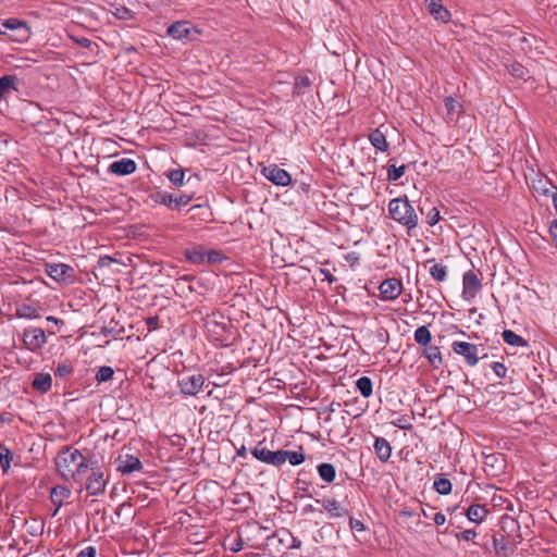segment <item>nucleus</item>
<instances>
[{
    "label": "nucleus",
    "instance_id": "1",
    "mask_svg": "<svg viewBox=\"0 0 557 557\" xmlns=\"http://www.w3.org/2000/svg\"><path fill=\"white\" fill-rule=\"evenodd\" d=\"M55 467L64 480H74L82 482L87 472L85 456L72 446H64L60 449L55 458Z\"/></svg>",
    "mask_w": 557,
    "mask_h": 557
},
{
    "label": "nucleus",
    "instance_id": "2",
    "mask_svg": "<svg viewBox=\"0 0 557 557\" xmlns=\"http://www.w3.org/2000/svg\"><path fill=\"white\" fill-rule=\"evenodd\" d=\"M391 218L407 228L410 235L411 230L416 228L419 216L407 198H394L388 203Z\"/></svg>",
    "mask_w": 557,
    "mask_h": 557
},
{
    "label": "nucleus",
    "instance_id": "3",
    "mask_svg": "<svg viewBox=\"0 0 557 557\" xmlns=\"http://www.w3.org/2000/svg\"><path fill=\"white\" fill-rule=\"evenodd\" d=\"M523 542V537H516L504 533L493 535V547L497 557H511L518 546Z\"/></svg>",
    "mask_w": 557,
    "mask_h": 557
},
{
    "label": "nucleus",
    "instance_id": "4",
    "mask_svg": "<svg viewBox=\"0 0 557 557\" xmlns=\"http://www.w3.org/2000/svg\"><path fill=\"white\" fill-rule=\"evenodd\" d=\"M451 349L455 354L462 356L465 362L469 367H474L480 360V351H484V348H479L478 345L468 342L455 341L451 344Z\"/></svg>",
    "mask_w": 557,
    "mask_h": 557
},
{
    "label": "nucleus",
    "instance_id": "5",
    "mask_svg": "<svg viewBox=\"0 0 557 557\" xmlns=\"http://www.w3.org/2000/svg\"><path fill=\"white\" fill-rule=\"evenodd\" d=\"M109 482V474H106L103 470H97L90 472L85 481V490L90 496H99L106 492L107 484Z\"/></svg>",
    "mask_w": 557,
    "mask_h": 557
},
{
    "label": "nucleus",
    "instance_id": "6",
    "mask_svg": "<svg viewBox=\"0 0 557 557\" xmlns=\"http://www.w3.org/2000/svg\"><path fill=\"white\" fill-rule=\"evenodd\" d=\"M22 341L29 351L35 352L46 345L47 336L41 327H27L23 332Z\"/></svg>",
    "mask_w": 557,
    "mask_h": 557
},
{
    "label": "nucleus",
    "instance_id": "7",
    "mask_svg": "<svg viewBox=\"0 0 557 557\" xmlns=\"http://www.w3.org/2000/svg\"><path fill=\"white\" fill-rule=\"evenodd\" d=\"M168 35L173 39H195L200 32L188 21H177L168 28Z\"/></svg>",
    "mask_w": 557,
    "mask_h": 557
},
{
    "label": "nucleus",
    "instance_id": "8",
    "mask_svg": "<svg viewBox=\"0 0 557 557\" xmlns=\"http://www.w3.org/2000/svg\"><path fill=\"white\" fill-rule=\"evenodd\" d=\"M263 442H259L251 450V455L259 461L271 465L274 467H281V458H283L282 449L272 451L267 447L262 446Z\"/></svg>",
    "mask_w": 557,
    "mask_h": 557
},
{
    "label": "nucleus",
    "instance_id": "9",
    "mask_svg": "<svg viewBox=\"0 0 557 557\" xmlns=\"http://www.w3.org/2000/svg\"><path fill=\"white\" fill-rule=\"evenodd\" d=\"M205 384L202 374L186 375L178 380L181 392L186 396L197 395Z\"/></svg>",
    "mask_w": 557,
    "mask_h": 557
},
{
    "label": "nucleus",
    "instance_id": "10",
    "mask_svg": "<svg viewBox=\"0 0 557 557\" xmlns=\"http://www.w3.org/2000/svg\"><path fill=\"white\" fill-rule=\"evenodd\" d=\"M379 292L382 300H395L403 292V282L396 277L387 278L380 284Z\"/></svg>",
    "mask_w": 557,
    "mask_h": 557
},
{
    "label": "nucleus",
    "instance_id": "11",
    "mask_svg": "<svg viewBox=\"0 0 557 557\" xmlns=\"http://www.w3.org/2000/svg\"><path fill=\"white\" fill-rule=\"evenodd\" d=\"M262 174L273 184L278 186H288L292 184V175L276 164H271L262 169Z\"/></svg>",
    "mask_w": 557,
    "mask_h": 557
},
{
    "label": "nucleus",
    "instance_id": "12",
    "mask_svg": "<svg viewBox=\"0 0 557 557\" xmlns=\"http://www.w3.org/2000/svg\"><path fill=\"white\" fill-rule=\"evenodd\" d=\"M462 285V297L468 301L472 300L482 288L481 280L473 271L463 274Z\"/></svg>",
    "mask_w": 557,
    "mask_h": 557
},
{
    "label": "nucleus",
    "instance_id": "13",
    "mask_svg": "<svg viewBox=\"0 0 557 557\" xmlns=\"http://www.w3.org/2000/svg\"><path fill=\"white\" fill-rule=\"evenodd\" d=\"M116 470L122 474H131L143 469V463L140 459L131 454L119 456L116 459Z\"/></svg>",
    "mask_w": 557,
    "mask_h": 557
},
{
    "label": "nucleus",
    "instance_id": "14",
    "mask_svg": "<svg viewBox=\"0 0 557 557\" xmlns=\"http://www.w3.org/2000/svg\"><path fill=\"white\" fill-rule=\"evenodd\" d=\"M46 273L57 282H66L72 277L73 268L64 263H47Z\"/></svg>",
    "mask_w": 557,
    "mask_h": 557
},
{
    "label": "nucleus",
    "instance_id": "15",
    "mask_svg": "<svg viewBox=\"0 0 557 557\" xmlns=\"http://www.w3.org/2000/svg\"><path fill=\"white\" fill-rule=\"evenodd\" d=\"M318 504H321L323 509L329 513L331 518H342V517H348L349 510L341 504L331 497H324L322 499L315 500Z\"/></svg>",
    "mask_w": 557,
    "mask_h": 557
},
{
    "label": "nucleus",
    "instance_id": "16",
    "mask_svg": "<svg viewBox=\"0 0 557 557\" xmlns=\"http://www.w3.org/2000/svg\"><path fill=\"white\" fill-rule=\"evenodd\" d=\"M191 201V196L182 194L173 196L169 193L159 194V202L166 206L171 210L180 209L181 207L187 206Z\"/></svg>",
    "mask_w": 557,
    "mask_h": 557
},
{
    "label": "nucleus",
    "instance_id": "17",
    "mask_svg": "<svg viewBox=\"0 0 557 557\" xmlns=\"http://www.w3.org/2000/svg\"><path fill=\"white\" fill-rule=\"evenodd\" d=\"M430 14L443 23L450 20V12L442 4V0H424Z\"/></svg>",
    "mask_w": 557,
    "mask_h": 557
},
{
    "label": "nucleus",
    "instance_id": "18",
    "mask_svg": "<svg viewBox=\"0 0 557 557\" xmlns=\"http://www.w3.org/2000/svg\"><path fill=\"white\" fill-rule=\"evenodd\" d=\"M497 533H504L516 537H523L518 520L508 515H505L500 518L499 531H497Z\"/></svg>",
    "mask_w": 557,
    "mask_h": 557
},
{
    "label": "nucleus",
    "instance_id": "19",
    "mask_svg": "<svg viewBox=\"0 0 557 557\" xmlns=\"http://www.w3.org/2000/svg\"><path fill=\"white\" fill-rule=\"evenodd\" d=\"M136 162L128 158L114 161L109 166V172L115 175H129L136 171Z\"/></svg>",
    "mask_w": 557,
    "mask_h": 557
},
{
    "label": "nucleus",
    "instance_id": "20",
    "mask_svg": "<svg viewBox=\"0 0 557 557\" xmlns=\"http://www.w3.org/2000/svg\"><path fill=\"white\" fill-rule=\"evenodd\" d=\"M72 492L65 485H57L51 490L50 499L53 505L57 506L53 516H55L59 509L63 506L66 499L70 498Z\"/></svg>",
    "mask_w": 557,
    "mask_h": 557
},
{
    "label": "nucleus",
    "instance_id": "21",
    "mask_svg": "<svg viewBox=\"0 0 557 557\" xmlns=\"http://www.w3.org/2000/svg\"><path fill=\"white\" fill-rule=\"evenodd\" d=\"M52 386V377L49 373L40 372L35 374V377L32 382V387L41 394H46L51 389Z\"/></svg>",
    "mask_w": 557,
    "mask_h": 557
},
{
    "label": "nucleus",
    "instance_id": "22",
    "mask_svg": "<svg viewBox=\"0 0 557 557\" xmlns=\"http://www.w3.org/2000/svg\"><path fill=\"white\" fill-rule=\"evenodd\" d=\"M18 78L15 75L0 77V99L5 98L12 91H17Z\"/></svg>",
    "mask_w": 557,
    "mask_h": 557
},
{
    "label": "nucleus",
    "instance_id": "23",
    "mask_svg": "<svg viewBox=\"0 0 557 557\" xmlns=\"http://www.w3.org/2000/svg\"><path fill=\"white\" fill-rule=\"evenodd\" d=\"M488 512L484 505L473 504L468 508L466 516L471 522L481 523L485 520Z\"/></svg>",
    "mask_w": 557,
    "mask_h": 557
},
{
    "label": "nucleus",
    "instance_id": "24",
    "mask_svg": "<svg viewBox=\"0 0 557 557\" xmlns=\"http://www.w3.org/2000/svg\"><path fill=\"white\" fill-rule=\"evenodd\" d=\"M374 451L382 462H386L391 458L392 447L384 437H376L374 442Z\"/></svg>",
    "mask_w": 557,
    "mask_h": 557
},
{
    "label": "nucleus",
    "instance_id": "25",
    "mask_svg": "<svg viewBox=\"0 0 557 557\" xmlns=\"http://www.w3.org/2000/svg\"><path fill=\"white\" fill-rule=\"evenodd\" d=\"M423 356L429 360L434 369H438L443 362L442 354L438 346H424Z\"/></svg>",
    "mask_w": 557,
    "mask_h": 557
},
{
    "label": "nucleus",
    "instance_id": "26",
    "mask_svg": "<svg viewBox=\"0 0 557 557\" xmlns=\"http://www.w3.org/2000/svg\"><path fill=\"white\" fill-rule=\"evenodd\" d=\"M282 455H283V458H281V466L284 465L286 461H288L292 466H299L306 459L304 449L301 446L299 447V450H297V451L282 449Z\"/></svg>",
    "mask_w": 557,
    "mask_h": 557
},
{
    "label": "nucleus",
    "instance_id": "27",
    "mask_svg": "<svg viewBox=\"0 0 557 557\" xmlns=\"http://www.w3.org/2000/svg\"><path fill=\"white\" fill-rule=\"evenodd\" d=\"M369 140L375 149L382 152L388 149V143L385 134L380 128H375L369 134Z\"/></svg>",
    "mask_w": 557,
    "mask_h": 557
},
{
    "label": "nucleus",
    "instance_id": "28",
    "mask_svg": "<svg viewBox=\"0 0 557 557\" xmlns=\"http://www.w3.org/2000/svg\"><path fill=\"white\" fill-rule=\"evenodd\" d=\"M185 257L194 264H201L206 260V250L202 246H193L185 250Z\"/></svg>",
    "mask_w": 557,
    "mask_h": 557
},
{
    "label": "nucleus",
    "instance_id": "29",
    "mask_svg": "<svg viewBox=\"0 0 557 557\" xmlns=\"http://www.w3.org/2000/svg\"><path fill=\"white\" fill-rule=\"evenodd\" d=\"M15 315L20 319L28 320L40 318L38 309L35 306L28 304H22L18 306L16 308Z\"/></svg>",
    "mask_w": 557,
    "mask_h": 557
},
{
    "label": "nucleus",
    "instance_id": "30",
    "mask_svg": "<svg viewBox=\"0 0 557 557\" xmlns=\"http://www.w3.org/2000/svg\"><path fill=\"white\" fill-rule=\"evenodd\" d=\"M318 473L322 481L332 483L336 476V469L332 463L323 462L318 466Z\"/></svg>",
    "mask_w": 557,
    "mask_h": 557
},
{
    "label": "nucleus",
    "instance_id": "31",
    "mask_svg": "<svg viewBox=\"0 0 557 557\" xmlns=\"http://www.w3.org/2000/svg\"><path fill=\"white\" fill-rule=\"evenodd\" d=\"M503 339L507 345L515 346V347H528V342L521 337L520 335L516 334L511 330H505L503 332Z\"/></svg>",
    "mask_w": 557,
    "mask_h": 557
},
{
    "label": "nucleus",
    "instance_id": "32",
    "mask_svg": "<svg viewBox=\"0 0 557 557\" xmlns=\"http://www.w3.org/2000/svg\"><path fill=\"white\" fill-rule=\"evenodd\" d=\"M357 389L364 398H369L373 392V383L370 377L361 376L356 382Z\"/></svg>",
    "mask_w": 557,
    "mask_h": 557
},
{
    "label": "nucleus",
    "instance_id": "33",
    "mask_svg": "<svg viewBox=\"0 0 557 557\" xmlns=\"http://www.w3.org/2000/svg\"><path fill=\"white\" fill-rule=\"evenodd\" d=\"M12 460V451L4 445H0V466L4 474L9 472Z\"/></svg>",
    "mask_w": 557,
    "mask_h": 557
},
{
    "label": "nucleus",
    "instance_id": "34",
    "mask_svg": "<svg viewBox=\"0 0 557 557\" xmlns=\"http://www.w3.org/2000/svg\"><path fill=\"white\" fill-rule=\"evenodd\" d=\"M413 337H414V341L421 346H428L432 338L431 332L428 329V326H425V325L419 326L414 331Z\"/></svg>",
    "mask_w": 557,
    "mask_h": 557
},
{
    "label": "nucleus",
    "instance_id": "35",
    "mask_svg": "<svg viewBox=\"0 0 557 557\" xmlns=\"http://www.w3.org/2000/svg\"><path fill=\"white\" fill-rule=\"evenodd\" d=\"M430 275L438 283L444 282L447 278V267L442 263H434L430 268Z\"/></svg>",
    "mask_w": 557,
    "mask_h": 557
},
{
    "label": "nucleus",
    "instance_id": "36",
    "mask_svg": "<svg viewBox=\"0 0 557 557\" xmlns=\"http://www.w3.org/2000/svg\"><path fill=\"white\" fill-rule=\"evenodd\" d=\"M433 486L434 490L441 495L450 494L453 488L451 482L443 476L435 479Z\"/></svg>",
    "mask_w": 557,
    "mask_h": 557
},
{
    "label": "nucleus",
    "instance_id": "37",
    "mask_svg": "<svg viewBox=\"0 0 557 557\" xmlns=\"http://www.w3.org/2000/svg\"><path fill=\"white\" fill-rule=\"evenodd\" d=\"M407 165L403 164L400 166H396L395 164H389L387 168V180L391 182L398 181L405 173Z\"/></svg>",
    "mask_w": 557,
    "mask_h": 557
},
{
    "label": "nucleus",
    "instance_id": "38",
    "mask_svg": "<svg viewBox=\"0 0 557 557\" xmlns=\"http://www.w3.org/2000/svg\"><path fill=\"white\" fill-rule=\"evenodd\" d=\"M444 103L447 110V115L449 116L450 120L455 114L459 113L460 109L462 108V106L453 97H446L444 99Z\"/></svg>",
    "mask_w": 557,
    "mask_h": 557
},
{
    "label": "nucleus",
    "instance_id": "39",
    "mask_svg": "<svg viewBox=\"0 0 557 557\" xmlns=\"http://www.w3.org/2000/svg\"><path fill=\"white\" fill-rule=\"evenodd\" d=\"M311 86V82L308 76H300L295 79L294 94L302 95Z\"/></svg>",
    "mask_w": 557,
    "mask_h": 557
},
{
    "label": "nucleus",
    "instance_id": "40",
    "mask_svg": "<svg viewBox=\"0 0 557 557\" xmlns=\"http://www.w3.org/2000/svg\"><path fill=\"white\" fill-rule=\"evenodd\" d=\"M170 182L175 186H182L184 184L185 171L182 169L171 170L166 173Z\"/></svg>",
    "mask_w": 557,
    "mask_h": 557
},
{
    "label": "nucleus",
    "instance_id": "41",
    "mask_svg": "<svg viewBox=\"0 0 557 557\" xmlns=\"http://www.w3.org/2000/svg\"><path fill=\"white\" fill-rule=\"evenodd\" d=\"M114 370L109 366L100 367L96 373V381L98 383L107 382L112 379Z\"/></svg>",
    "mask_w": 557,
    "mask_h": 557
},
{
    "label": "nucleus",
    "instance_id": "42",
    "mask_svg": "<svg viewBox=\"0 0 557 557\" xmlns=\"http://www.w3.org/2000/svg\"><path fill=\"white\" fill-rule=\"evenodd\" d=\"M73 373L72 366L67 363H59L54 369V375L60 379H66Z\"/></svg>",
    "mask_w": 557,
    "mask_h": 557
},
{
    "label": "nucleus",
    "instance_id": "43",
    "mask_svg": "<svg viewBox=\"0 0 557 557\" xmlns=\"http://www.w3.org/2000/svg\"><path fill=\"white\" fill-rule=\"evenodd\" d=\"M113 14L116 18L123 20V21H128V20L134 18V13L126 7H116Z\"/></svg>",
    "mask_w": 557,
    "mask_h": 557
},
{
    "label": "nucleus",
    "instance_id": "44",
    "mask_svg": "<svg viewBox=\"0 0 557 557\" xmlns=\"http://www.w3.org/2000/svg\"><path fill=\"white\" fill-rule=\"evenodd\" d=\"M7 29L16 30L20 28H26V22L18 18H8L2 24Z\"/></svg>",
    "mask_w": 557,
    "mask_h": 557
},
{
    "label": "nucleus",
    "instance_id": "45",
    "mask_svg": "<svg viewBox=\"0 0 557 557\" xmlns=\"http://www.w3.org/2000/svg\"><path fill=\"white\" fill-rule=\"evenodd\" d=\"M440 211L437 208L433 207L428 213H426V223L430 226L435 225L440 221Z\"/></svg>",
    "mask_w": 557,
    "mask_h": 557
},
{
    "label": "nucleus",
    "instance_id": "46",
    "mask_svg": "<svg viewBox=\"0 0 557 557\" xmlns=\"http://www.w3.org/2000/svg\"><path fill=\"white\" fill-rule=\"evenodd\" d=\"M280 533L292 540V544L288 546V548L298 549L301 547V541L298 537L293 536V534L288 530L282 529Z\"/></svg>",
    "mask_w": 557,
    "mask_h": 557
},
{
    "label": "nucleus",
    "instance_id": "47",
    "mask_svg": "<svg viewBox=\"0 0 557 557\" xmlns=\"http://www.w3.org/2000/svg\"><path fill=\"white\" fill-rule=\"evenodd\" d=\"M349 528L355 532H362L367 529L363 522L352 517H349Z\"/></svg>",
    "mask_w": 557,
    "mask_h": 557
},
{
    "label": "nucleus",
    "instance_id": "48",
    "mask_svg": "<svg viewBox=\"0 0 557 557\" xmlns=\"http://www.w3.org/2000/svg\"><path fill=\"white\" fill-rule=\"evenodd\" d=\"M492 368H493V371L496 374V376H498L500 379L506 376L507 368H506V366L504 363H502V362H494Z\"/></svg>",
    "mask_w": 557,
    "mask_h": 557
},
{
    "label": "nucleus",
    "instance_id": "49",
    "mask_svg": "<svg viewBox=\"0 0 557 557\" xmlns=\"http://www.w3.org/2000/svg\"><path fill=\"white\" fill-rule=\"evenodd\" d=\"M206 259L209 263L220 262L222 260V255L221 252L211 249L209 251H206Z\"/></svg>",
    "mask_w": 557,
    "mask_h": 557
},
{
    "label": "nucleus",
    "instance_id": "50",
    "mask_svg": "<svg viewBox=\"0 0 557 557\" xmlns=\"http://www.w3.org/2000/svg\"><path fill=\"white\" fill-rule=\"evenodd\" d=\"M85 465L87 466V470L90 472H95L97 470H102V468L99 466V461L90 456L89 458L85 457Z\"/></svg>",
    "mask_w": 557,
    "mask_h": 557
},
{
    "label": "nucleus",
    "instance_id": "51",
    "mask_svg": "<svg viewBox=\"0 0 557 557\" xmlns=\"http://www.w3.org/2000/svg\"><path fill=\"white\" fill-rule=\"evenodd\" d=\"M476 536V532L474 530H465L458 534H456V537L458 540L462 541H473Z\"/></svg>",
    "mask_w": 557,
    "mask_h": 557
},
{
    "label": "nucleus",
    "instance_id": "52",
    "mask_svg": "<svg viewBox=\"0 0 557 557\" xmlns=\"http://www.w3.org/2000/svg\"><path fill=\"white\" fill-rule=\"evenodd\" d=\"M77 557H96V548L94 546H88L84 549H82Z\"/></svg>",
    "mask_w": 557,
    "mask_h": 557
},
{
    "label": "nucleus",
    "instance_id": "53",
    "mask_svg": "<svg viewBox=\"0 0 557 557\" xmlns=\"http://www.w3.org/2000/svg\"><path fill=\"white\" fill-rule=\"evenodd\" d=\"M549 235L552 237L555 247L557 248V220H554L549 225Z\"/></svg>",
    "mask_w": 557,
    "mask_h": 557
},
{
    "label": "nucleus",
    "instance_id": "54",
    "mask_svg": "<svg viewBox=\"0 0 557 557\" xmlns=\"http://www.w3.org/2000/svg\"><path fill=\"white\" fill-rule=\"evenodd\" d=\"M244 547V541L240 536H238L233 543H232V546L230 547V550L233 552V553H238L239 550H242Z\"/></svg>",
    "mask_w": 557,
    "mask_h": 557
},
{
    "label": "nucleus",
    "instance_id": "55",
    "mask_svg": "<svg viewBox=\"0 0 557 557\" xmlns=\"http://www.w3.org/2000/svg\"><path fill=\"white\" fill-rule=\"evenodd\" d=\"M511 74L519 78H522L524 75V69L521 64H512L511 65Z\"/></svg>",
    "mask_w": 557,
    "mask_h": 557
},
{
    "label": "nucleus",
    "instance_id": "56",
    "mask_svg": "<svg viewBox=\"0 0 557 557\" xmlns=\"http://www.w3.org/2000/svg\"><path fill=\"white\" fill-rule=\"evenodd\" d=\"M159 319L158 317H150L146 320V324L149 331L156 330L158 327Z\"/></svg>",
    "mask_w": 557,
    "mask_h": 557
},
{
    "label": "nucleus",
    "instance_id": "57",
    "mask_svg": "<svg viewBox=\"0 0 557 557\" xmlns=\"http://www.w3.org/2000/svg\"><path fill=\"white\" fill-rule=\"evenodd\" d=\"M115 260L109 256L101 257L98 261L99 267H110Z\"/></svg>",
    "mask_w": 557,
    "mask_h": 557
},
{
    "label": "nucleus",
    "instance_id": "58",
    "mask_svg": "<svg viewBox=\"0 0 557 557\" xmlns=\"http://www.w3.org/2000/svg\"><path fill=\"white\" fill-rule=\"evenodd\" d=\"M433 520L435 522L436 525H443L446 521V517L444 513L442 512H436L433 517Z\"/></svg>",
    "mask_w": 557,
    "mask_h": 557
},
{
    "label": "nucleus",
    "instance_id": "59",
    "mask_svg": "<svg viewBox=\"0 0 557 557\" xmlns=\"http://www.w3.org/2000/svg\"><path fill=\"white\" fill-rule=\"evenodd\" d=\"M75 41L84 48H89L91 46V40L86 37L75 38Z\"/></svg>",
    "mask_w": 557,
    "mask_h": 557
},
{
    "label": "nucleus",
    "instance_id": "60",
    "mask_svg": "<svg viewBox=\"0 0 557 557\" xmlns=\"http://www.w3.org/2000/svg\"><path fill=\"white\" fill-rule=\"evenodd\" d=\"M321 274L325 277V280L329 281V283H333L335 281V277L332 275V273L329 270L320 269Z\"/></svg>",
    "mask_w": 557,
    "mask_h": 557
},
{
    "label": "nucleus",
    "instance_id": "61",
    "mask_svg": "<svg viewBox=\"0 0 557 557\" xmlns=\"http://www.w3.org/2000/svg\"><path fill=\"white\" fill-rule=\"evenodd\" d=\"M47 321H48V322H51V323H54V324H57V325H63V324H64L63 320L58 319V318H55V317H53V315H49V317H47Z\"/></svg>",
    "mask_w": 557,
    "mask_h": 557
},
{
    "label": "nucleus",
    "instance_id": "62",
    "mask_svg": "<svg viewBox=\"0 0 557 557\" xmlns=\"http://www.w3.org/2000/svg\"><path fill=\"white\" fill-rule=\"evenodd\" d=\"M237 456L240 457V458H246L247 456V449L246 447L243 445L240 446L238 449H237Z\"/></svg>",
    "mask_w": 557,
    "mask_h": 557
},
{
    "label": "nucleus",
    "instance_id": "63",
    "mask_svg": "<svg viewBox=\"0 0 557 557\" xmlns=\"http://www.w3.org/2000/svg\"><path fill=\"white\" fill-rule=\"evenodd\" d=\"M314 510H315V509H314V507H313L312 505H307V506L304 508V511H305V512H307V513H308V512H312V511H314Z\"/></svg>",
    "mask_w": 557,
    "mask_h": 557
},
{
    "label": "nucleus",
    "instance_id": "64",
    "mask_svg": "<svg viewBox=\"0 0 557 557\" xmlns=\"http://www.w3.org/2000/svg\"><path fill=\"white\" fill-rule=\"evenodd\" d=\"M553 203H554V207L557 211V190L553 194Z\"/></svg>",
    "mask_w": 557,
    "mask_h": 557
}]
</instances>
